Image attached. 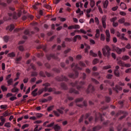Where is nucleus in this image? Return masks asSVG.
I'll list each match as a JSON object with an SVG mask.
<instances>
[{
  "mask_svg": "<svg viewBox=\"0 0 131 131\" xmlns=\"http://www.w3.org/2000/svg\"><path fill=\"white\" fill-rule=\"evenodd\" d=\"M102 51L103 55H104L105 57H107V58H109V57H110V51H111V49L109 46H105L102 49Z\"/></svg>",
  "mask_w": 131,
  "mask_h": 131,
  "instance_id": "nucleus-1",
  "label": "nucleus"
},
{
  "mask_svg": "<svg viewBox=\"0 0 131 131\" xmlns=\"http://www.w3.org/2000/svg\"><path fill=\"white\" fill-rule=\"evenodd\" d=\"M62 110H64V108L62 107V108H61V110L57 109V111H53V112L54 114L55 115V116L59 117V116H60V114H63V113H64V112Z\"/></svg>",
  "mask_w": 131,
  "mask_h": 131,
  "instance_id": "nucleus-2",
  "label": "nucleus"
},
{
  "mask_svg": "<svg viewBox=\"0 0 131 131\" xmlns=\"http://www.w3.org/2000/svg\"><path fill=\"white\" fill-rule=\"evenodd\" d=\"M43 85L45 86V89H41L38 91V94L39 95H41V94H42L43 92H47L48 91V88H47V86H50V84L49 83H46L45 84H43Z\"/></svg>",
  "mask_w": 131,
  "mask_h": 131,
  "instance_id": "nucleus-3",
  "label": "nucleus"
},
{
  "mask_svg": "<svg viewBox=\"0 0 131 131\" xmlns=\"http://www.w3.org/2000/svg\"><path fill=\"white\" fill-rule=\"evenodd\" d=\"M115 51H116V53L117 54H120L122 52H125L126 51V49L125 48H123L122 49L119 48V47H115L114 48Z\"/></svg>",
  "mask_w": 131,
  "mask_h": 131,
  "instance_id": "nucleus-4",
  "label": "nucleus"
},
{
  "mask_svg": "<svg viewBox=\"0 0 131 131\" xmlns=\"http://www.w3.org/2000/svg\"><path fill=\"white\" fill-rule=\"evenodd\" d=\"M105 34H106V40L107 42H109L110 41V39L111 38V36L110 35V32L109 31V30H106L105 31Z\"/></svg>",
  "mask_w": 131,
  "mask_h": 131,
  "instance_id": "nucleus-5",
  "label": "nucleus"
},
{
  "mask_svg": "<svg viewBox=\"0 0 131 131\" xmlns=\"http://www.w3.org/2000/svg\"><path fill=\"white\" fill-rule=\"evenodd\" d=\"M118 64L120 65V66H123V67H130L131 65L129 63H124L122 61L120 60L118 62Z\"/></svg>",
  "mask_w": 131,
  "mask_h": 131,
  "instance_id": "nucleus-6",
  "label": "nucleus"
},
{
  "mask_svg": "<svg viewBox=\"0 0 131 131\" xmlns=\"http://www.w3.org/2000/svg\"><path fill=\"white\" fill-rule=\"evenodd\" d=\"M108 6H109V1L108 0H105L102 3L103 9H108Z\"/></svg>",
  "mask_w": 131,
  "mask_h": 131,
  "instance_id": "nucleus-7",
  "label": "nucleus"
},
{
  "mask_svg": "<svg viewBox=\"0 0 131 131\" xmlns=\"http://www.w3.org/2000/svg\"><path fill=\"white\" fill-rule=\"evenodd\" d=\"M107 19V17L106 15H103L102 18V25L104 27V28H106V19Z\"/></svg>",
  "mask_w": 131,
  "mask_h": 131,
  "instance_id": "nucleus-8",
  "label": "nucleus"
},
{
  "mask_svg": "<svg viewBox=\"0 0 131 131\" xmlns=\"http://www.w3.org/2000/svg\"><path fill=\"white\" fill-rule=\"evenodd\" d=\"M53 128L55 131H62V128L61 127V126L59 125L58 124L54 125Z\"/></svg>",
  "mask_w": 131,
  "mask_h": 131,
  "instance_id": "nucleus-9",
  "label": "nucleus"
},
{
  "mask_svg": "<svg viewBox=\"0 0 131 131\" xmlns=\"http://www.w3.org/2000/svg\"><path fill=\"white\" fill-rule=\"evenodd\" d=\"M120 7L122 10H126V5H125V4L124 3H121Z\"/></svg>",
  "mask_w": 131,
  "mask_h": 131,
  "instance_id": "nucleus-10",
  "label": "nucleus"
},
{
  "mask_svg": "<svg viewBox=\"0 0 131 131\" xmlns=\"http://www.w3.org/2000/svg\"><path fill=\"white\" fill-rule=\"evenodd\" d=\"M118 22L119 24H124V23L125 22V18H121L118 20Z\"/></svg>",
  "mask_w": 131,
  "mask_h": 131,
  "instance_id": "nucleus-11",
  "label": "nucleus"
},
{
  "mask_svg": "<svg viewBox=\"0 0 131 131\" xmlns=\"http://www.w3.org/2000/svg\"><path fill=\"white\" fill-rule=\"evenodd\" d=\"M95 37L96 38H99L100 37V30L97 29L96 30Z\"/></svg>",
  "mask_w": 131,
  "mask_h": 131,
  "instance_id": "nucleus-12",
  "label": "nucleus"
},
{
  "mask_svg": "<svg viewBox=\"0 0 131 131\" xmlns=\"http://www.w3.org/2000/svg\"><path fill=\"white\" fill-rule=\"evenodd\" d=\"M7 30H9V31H12L13 29H14V25H11L6 28Z\"/></svg>",
  "mask_w": 131,
  "mask_h": 131,
  "instance_id": "nucleus-13",
  "label": "nucleus"
},
{
  "mask_svg": "<svg viewBox=\"0 0 131 131\" xmlns=\"http://www.w3.org/2000/svg\"><path fill=\"white\" fill-rule=\"evenodd\" d=\"M77 39H79V40H80L81 39V36L79 35H77L74 37V41H76Z\"/></svg>",
  "mask_w": 131,
  "mask_h": 131,
  "instance_id": "nucleus-14",
  "label": "nucleus"
},
{
  "mask_svg": "<svg viewBox=\"0 0 131 131\" xmlns=\"http://www.w3.org/2000/svg\"><path fill=\"white\" fill-rule=\"evenodd\" d=\"M15 56H16V54L14 52H11L7 55V57H9L10 58H14Z\"/></svg>",
  "mask_w": 131,
  "mask_h": 131,
  "instance_id": "nucleus-15",
  "label": "nucleus"
},
{
  "mask_svg": "<svg viewBox=\"0 0 131 131\" xmlns=\"http://www.w3.org/2000/svg\"><path fill=\"white\" fill-rule=\"evenodd\" d=\"M38 91L37 89H35L32 92V95L33 96V97H35L37 96V92Z\"/></svg>",
  "mask_w": 131,
  "mask_h": 131,
  "instance_id": "nucleus-16",
  "label": "nucleus"
},
{
  "mask_svg": "<svg viewBox=\"0 0 131 131\" xmlns=\"http://www.w3.org/2000/svg\"><path fill=\"white\" fill-rule=\"evenodd\" d=\"M125 35L123 33H122V34H121V36H120V38L121 39H123V40H128V39L125 37H124Z\"/></svg>",
  "mask_w": 131,
  "mask_h": 131,
  "instance_id": "nucleus-17",
  "label": "nucleus"
},
{
  "mask_svg": "<svg viewBox=\"0 0 131 131\" xmlns=\"http://www.w3.org/2000/svg\"><path fill=\"white\" fill-rule=\"evenodd\" d=\"M128 59H129V56L128 55H124L122 57V60L123 61H126V60H128Z\"/></svg>",
  "mask_w": 131,
  "mask_h": 131,
  "instance_id": "nucleus-18",
  "label": "nucleus"
},
{
  "mask_svg": "<svg viewBox=\"0 0 131 131\" xmlns=\"http://www.w3.org/2000/svg\"><path fill=\"white\" fill-rule=\"evenodd\" d=\"M77 32H80L81 33H83V34H86V31L84 30L83 29H81L79 30H78Z\"/></svg>",
  "mask_w": 131,
  "mask_h": 131,
  "instance_id": "nucleus-19",
  "label": "nucleus"
},
{
  "mask_svg": "<svg viewBox=\"0 0 131 131\" xmlns=\"http://www.w3.org/2000/svg\"><path fill=\"white\" fill-rule=\"evenodd\" d=\"M114 74L117 77H119V76L120 75V74H119V71H118V70H115Z\"/></svg>",
  "mask_w": 131,
  "mask_h": 131,
  "instance_id": "nucleus-20",
  "label": "nucleus"
},
{
  "mask_svg": "<svg viewBox=\"0 0 131 131\" xmlns=\"http://www.w3.org/2000/svg\"><path fill=\"white\" fill-rule=\"evenodd\" d=\"M11 92L12 93H17V92H19V89L16 87H14L11 90Z\"/></svg>",
  "mask_w": 131,
  "mask_h": 131,
  "instance_id": "nucleus-21",
  "label": "nucleus"
},
{
  "mask_svg": "<svg viewBox=\"0 0 131 131\" xmlns=\"http://www.w3.org/2000/svg\"><path fill=\"white\" fill-rule=\"evenodd\" d=\"M85 47H86V48L85 49V52L88 53L89 54V51H88V50H90L91 49V47L89 45H85Z\"/></svg>",
  "mask_w": 131,
  "mask_h": 131,
  "instance_id": "nucleus-22",
  "label": "nucleus"
},
{
  "mask_svg": "<svg viewBox=\"0 0 131 131\" xmlns=\"http://www.w3.org/2000/svg\"><path fill=\"white\" fill-rule=\"evenodd\" d=\"M90 56H93V57H97V54L94 53L92 50L90 51Z\"/></svg>",
  "mask_w": 131,
  "mask_h": 131,
  "instance_id": "nucleus-23",
  "label": "nucleus"
},
{
  "mask_svg": "<svg viewBox=\"0 0 131 131\" xmlns=\"http://www.w3.org/2000/svg\"><path fill=\"white\" fill-rule=\"evenodd\" d=\"M90 56H93V57H97V54L94 53L92 50L90 51Z\"/></svg>",
  "mask_w": 131,
  "mask_h": 131,
  "instance_id": "nucleus-24",
  "label": "nucleus"
},
{
  "mask_svg": "<svg viewBox=\"0 0 131 131\" xmlns=\"http://www.w3.org/2000/svg\"><path fill=\"white\" fill-rule=\"evenodd\" d=\"M1 89L2 90L3 92H7L8 90V89H7L5 85L1 86Z\"/></svg>",
  "mask_w": 131,
  "mask_h": 131,
  "instance_id": "nucleus-25",
  "label": "nucleus"
},
{
  "mask_svg": "<svg viewBox=\"0 0 131 131\" xmlns=\"http://www.w3.org/2000/svg\"><path fill=\"white\" fill-rule=\"evenodd\" d=\"M54 124H55L54 122H51L50 124L46 125V127H52V126H54Z\"/></svg>",
  "mask_w": 131,
  "mask_h": 131,
  "instance_id": "nucleus-26",
  "label": "nucleus"
},
{
  "mask_svg": "<svg viewBox=\"0 0 131 131\" xmlns=\"http://www.w3.org/2000/svg\"><path fill=\"white\" fill-rule=\"evenodd\" d=\"M95 1L90 2V5L91 8H93L94 7H95Z\"/></svg>",
  "mask_w": 131,
  "mask_h": 131,
  "instance_id": "nucleus-27",
  "label": "nucleus"
},
{
  "mask_svg": "<svg viewBox=\"0 0 131 131\" xmlns=\"http://www.w3.org/2000/svg\"><path fill=\"white\" fill-rule=\"evenodd\" d=\"M100 39L102 41H104V40H105V35H104L103 34H101L100 36Z\"/></svg>",
  "mask_w": 131,
  "mask_h": 131,
  "instance_id": "nucleus-28",
  "label": "nucleus"
},
{
  "mask_svg": "<svg viewBox=\"0 0 131 131\" xmlns=\"http://www.w3.org/2000/svg\"><path fill=\"white\" fill-rule=\"evenodd\" d=\"M8 85H11L13 83V79H10L7 81Z\"/></svg>",
  "mask_w": 131,
  "mask_h": 131,
  "instance_id": "nucleus-29",
  "label": "nucleus"
},
{
  "mask_svg": "<svg viewBox=\"0 0 131 131\" xmlns=\"http://www.w3.org/2000/svg\"><path fill=\"white\" fill-rule=\"evenodd\" d=\"M35 115H36L37 118H40V117H42V114L37 113V114H36Z\"/></svg>",
  "mask_w": 131,
  "mask_h": 131,
  "instance_id": "nucleus-30",
  "label": "nucleus"
},
{
  "mask_svg": "<svg viewBox=\"0 0 131 131\" xmlns=\"http://www.w3.org/2000/svg\"><path fill=\"white\" fill-rule=\"evenodd\" d=\"M0 120H1V122H2L3 123H5V122H6V119H5L3 116L0 117Z\"/></svg>",
  "mask_w": 131,
  "mask_h": 131,
  "instance_id": "nucleus-31",
  "label": "nucleus"
},
{
  "mask_svg": "<svg viewBox=\"0 0 131 131\" xmlns=\"http://www.w3.org/2000/svg\"><path fill=\"white\" fill-rule=\"evenodd\" d=\"M4 126H5V127H11V123H9V122H7V123H6L4 125Z\"/></svg>",
  "mask_w": 131,
  "mask_h": 131,
  "instance_id": "nucleus-32",
  "label": "nucleus"
},
{
  "mask_svg": "<svg viewBox=\"0 0 131 131\" xmlns=\"http://www.w3.org/2000/svg\"><path fill=\"white\" fill-rule=\"evenodd\" d=\"M28 126H29V124H26L22 126L21 128L22 129H25V128H26V127H28Z\"/></svg>",
  "mask_w": 131,
  "mask_h": 131,
  "instance_id": "nucleus-33",
  "label": "nucleus"
},
{
  "mask_svg": "<svg viewBox=\"0 0 131 131\" xmlns=\"http://www.w3.org/2000/svg\"><path fill=\"white\" fill-rule=\"evenodd\" d=\"M4 39L5 42H8V41H9V37L8 36H6L4 37Z\"/></svg>",
  "mask_w": 131,
  "mask_h": 131,
  "instance_id": "nucleus-34",
  "label": "nucleus"
},
{
  "mask_svg": "<svg viewBox=\"0 0 131 131\" xmlns=\"http://www.w3.org/2000/svg\"><path fill=\"white\" fill-rule=\"evenodd\" d=\"M7 107H8V105H7L6 104L2 105L0 106L1 109H6Z\"/></svg>",
  "mask_w": 131,
  "mask_h": 131,
  "instance_id": "nucleus-35",
  "label": "nucleus"
},
{
  "mask_svg": "<svg viewBox=\"0 0 131 131\" xmlns=\"http://www.w3.org/2000/svg\"><path fill=\"white\" fill-rule=\"evenodd\" d=\"M111 68V66H105L103 68V69L107 70V69H110Z\"/></svg>",
  "mask_w": 131,
  "mask_h": 131,
  "instance_id": "nucleus-36",
  "label": "nucleus"
},
{
  "mask_svg": "<svg viewBox=\"0 0 131 131\" xmlns=\"http://www.w3.org/2000/svg\"><path fill=\"white\" fill-rule=\"evenodd\" d=\"M98 9V11L100 14H103V10L102 9V8H101V6H99L97 7Z\"/></svg>",
  "mask_w": 131,
  "mask_h": 131,
  "instance_id": "nucleus-37",
  "label": "nucleus"
},
{
  "mask_svg": "<svg viewBox=\"0 0 131 131\" xmlns=\"http://www.w3.org/2000/svg\"><path fill=\"white\" fill-rule=\"evenodd\" d=\"M125 49H127L128 50H130V49H131L130 44L127 43V45L125 46Z\"/></svg>",
  "mask_w": 131,
  "mask_h": 131,
  "instance_id": "nucleus-38",
  "label": "nucleus"
},
{
  "mask_svg": "<svg viewBox=\"0 0 131 131\" xmlns=\"http://www.w3.org/2000/svg\"><path fill=\"white\" fill-rule=\"evenodd\" d=\"M41 122H42V121L41 120H37L35 121L34 123H35V124H39L40 123H41Z\"/></svg>",
  "mask_w": 131,
  "mask_h": 131,
  "instance_id": "nucleus-39",
  "label": "nucleus"
},
{
  "mask_svg": "<svg viewBox=\"0 0 131 131\" xmlns=\"http://www.w3.org/2000/svg\"><path fill=\"white\" fill-rule=\"evenodd\" d=\"M116 20H117V17H115L111 19L110 21H111V22H113V23H114V22H115V21H116Z\"/></svg>",
  "mask_w": 131,
  "mask_h": 131,
  "instance_id": "nucleus-40",
  "label": "nucleus"
},
{
  "mask_svg": "<svg viewBox=\"0 0 131 131\" xmlns=\"http://www.w3.org/2000/svg\"><path fill=\"white\" fill-rule=\"evenodd\" d=\"M11 114L9 113L8 112H5V113H4L3 114V116L5 117H7V116H9V115H10Z\"/></svg>",
  "mask_w": 131,
  "mask_h": 131,
  "instance_id": "nucleus-41",
  "label": "nucleus"
},
{
  "mask_svg": "<svg viewBox=\"0 0 131 131\" xmlns=\"http://www.w3.org/2000/svg\"><path fill=\"white\" fill-rule=\"evenodd\" d=\"M80 26L78 25H76L74 26V29H79Z\"/></svg>",
  "mask_w": 131,
  "mask_h": 131,
  "instance_id": "nucleus-42",
  "label": "nucleus"
},
{
  "mask_svg": "<svg viewBox=\"0 0 131 131\" xmlns=\"http://www.w3.org/2000/svg\"><path fill=\"white\" fill-rule=\"evenodd\" d=\"M113 26L114 27H117V26H118V23L117 22L113 23Z\"/></svg>",
  "mask_w": 131,
  "mask_h": 131,
  "instance_id": "nucleus-43",
  "label": "nucleus"
},
{
  "mask_svg": "<svg viewBox=\"0 0 131 131\" xmlns=\"http://www.w3.org/2000/svg\"><path fill=\"white\" fill-rule=\"evenodd\" d=\"M17 97L16 96H12L10 98V101H14V100H16Z\"/></svg>",
  "mask_w": 131,
  "mask_h": 131,
  "instance_id": "nucleus-44",
  "label": "nucleus"
},
{
  "mask_svg": "<svg viewBox=\"0 0 131 131\" xmlns=\"http://www.w3.org/2000/svg\"><path fill=\"white\" fill-rule=\"evenodd\" d=\"M54 109V106H51L47 108L48 111H52Z\"/></svg>",
  "mask_w": 131,
  "mask_h": 131,
  "instance_id": "nucleus-45",
  "label": "nucleus"
},
{
  "mask_svg": "<svg viewBox=\"0 0 131 131\" xmlns=\"http://www.w3.org/2000/svg\"><path fill=\"white\" fill-rule=\"evenodd\" d=\"M29 119H30L31 120H36L37 118H36V117L33 116V117H30L29 118Z\"/></svg>",
  "mask_w": 131,
  "mask_h": 131,
  "instance_id": "nucleus-46",
  "label": "nucleus"
},
{
  "mask_svg": "<svg viewBox=\"0 0 131 131\" xmlns=\"http://www.w3.org/2000/svg\"><path fill=\"white\" fill-rule=\"evenodd\" d=\"M126 73H131V68L127 69L125 71Z\"/></svg>",
  "mask_w": 131,
  "mask_h": 131,
  "instance_id": "nucleus-47",
  "label": "nucleus"
},
{
  "mask_svg": "<svg viewBox=\"0 0 131 131\" xmlns=\"http://www.w3.org/2000/svg\"><path fill=\"white\" fill-rule=\"evenodd\" d=\"M120 15H121V16H125L126 15V13L123 11H121L120 12Z\"/></svg>",
  "mask_w": 131,
  "mask_h": 131,
  "instance_id": "nucleus-48",
  "label": "nucleus"
},
{
  "mask_svg": "<svg viewBox=\"0 0 131 131\" xmlns=\"http://www.w3.org/2000/svg\"><path fill=\"white\" fill-rule=\"evenodd\" d=\"M18 50L20 51V52H23L24 51V48L22 46H19L18 47Z\"/></svg>",
  "mask_w": 131,
  "mask_h": 131,
  "instance_id": "nucleus-49",
  "label": "nucleus"
},
{
  "mask_svg": "<svg viewBox=\"0 0 131 131\" xmlns=\"http://www.w3.org/2000/svg\"><path fill=\"white\" fill-rule=\"evenodd\" d=\"M2 70H5V69H6V64H5V63H2Z\"/></svg>",
  "mask_w": 131,
  "mask_h": 131,
  "instance_id": "nucleus-50",
  "label": "nucleus"
},
{
  "mask_svg": "<svg viewBox=\"0 0 131 131\" xmlns=\"http://www.w3.org/2000/svg\"><path fill=\"white\" fill-rule=\"evenodd\" d=\"M101 3H102V1H101V0L98 1L96 3V7H100V6H99V5H100V4H101Z\"/></svg>",
  "mask_w": 131,
  "mask_h": 131,
  "instance_id": "nucleus-51",
  "label": "nucleus"
},
{
  "mask_svg": "<svg viewBox=\"0 0 131 131\" xmlns=\"http://www.w3.org/2000/svg\"><path fill=\"white\" fill-rule=\"evenodd\" d=\"M99 62V60L98 59H95L93 61V64H97V63H98Z\"/></svg>",
  "mask_w": 131,
  "mask_h": 131,
  "instance_id": "nucleus-52",
  "label": "nucleus"
},
{
  "mask_svg": "<svg viewBox=\"0 0 131 131\" xmlns=\"http://www.w3.org/2000/svg\"><path fill=\"white\" fill-rule=\"evenodd\" d=\"M95 20L96 24L98 25L100 23V21H99V18H98V17H95Z\"/></svg>",
  "mask_w": 131,
  "mask_h": 131,
  "instance_id": "nucleus-53",
  "label": "nucleus"
},
{
  "mask_svg": "<svg viewBox=\"0 0 131 131\" xmlns=\"http://www.w3.org/2000/svg\"><path fill=\"white\" fill-rule=\"evenodd\" d=\"M118 9V6L114 7L112 8V11H115Z\"/></svg>",
  "mask_w": 131,
  "mask_h": 131,
  "instance_id": "nucleus-54",
  "label": "nucleus"
},
{
  "mask_svg": "<svg viewBox=\"0 0 131 131\" xmlns=\"http://www.w3.org/2000/svg\"><path fill=\"white\" fill-rule=\"evenodd\" d=\"M116 89L119 91H121V90H122V88L120 87L119 85L116 86Z\"/></svg>",
  "mask_w": 131,
  "mask_h": 131,
  "instance_id": "nucleus-55",
  "label": "nucleus"
},
{
  "mask_svg": "<svg viewBox=\"0 0 131 131\" xmlns=\"http://www.w3.org/2000/svg\"><path fill=\"white\" fill-rule=\"evenodd\" d=\"M124 26H130V24L129 23H128V22H125L124 23Z\"/></svg>",
  "mask_w": 131,
  "mask_h": 131,
  "instance_id": "nucleus-56",
  "label": "nucleus"
},
{
  "mask_svg": "<svg viewBox=\"0 0 131 131\" xmlns=\"http://www.w3.org/2000/svg\"><path fill=\"white\" fill-rule=\"evenodd\" d=\"M88 5H89V2H85L84 5V7L85 8V9H86V8H88Z\"/></svg>",
  "mask_w": 131,
  "mask_h": 131,
  "instance_id": "nucleus-57",
  "label": "nucleus"
},
{
  "mask_svg": "<svg viewBox=\"0 0 131 131\" xmlns=\"http://www.w3.org/2000/svg\"><path fill=\"white\" fill-rule=\"evenodd\" d=\"M98 56L99 57V58H102V53H101V51H98Z\"/></svg>",
  "mask_w": 131,
  "mask_h": 131,
  "instance_id": "nucleus-58",
  "label": "nucleus"
},
{
  "mask_svg": "<svg viewBox=\"0 0 131 131\" xmlns=\"http://www.w3.org/2000/svg\"><path fill=\"white\" fill-rule=\"evenodd\" d=\"M38 125H36L34 131H38Z\"/></svg>",
  "mask_w": 131,
  "mask_h": 131,
  "instance_id": "nucleus-59",
  "label": "nucleus"
},
{
  "mask_svg": "<svg viewBox=\"0 0 131 131\" xmlns=\"http://www.w3.org/2000/svg\"><path fill=\"white\" fill-rule=\"evenodd\" d=\"M90 43L91 45H95V43H96V42H95V40H94L93 39H91Z\"/></svg>",
  "mask_w": 131,
  "mask_h": 131,
  "instance_id": "nucleus-60",
  "label": "nucleus"
},
{
  "mask_svg": "<svg viewBox=\"0 0 131 131\" xmlns=\"http://www.w3.org/2000/svg\"><path fill=\"white\" fill-rule=\"evenodd\" d=\"M112 75L111 74H108L107 76H106V78H107L108 79H110L111 78H112Z\"/></svg>",
  "mask_w": 131,
  "mask_h": 131,
  "instance_id": "nucleus-61",
  "label": "nucleus"
},
{
  "mask_svg": "<svg viewBox=\"0 0 131 131\" xmlns=\"http://www.w3.org/2000/svg\"><path fill=\"white\" fill-rule=\"evenodd\" d=\"M41 101L42 102V103H47V102H48V99H41Z\"/></svg>",
  "mask_w": 131,
  "mask_h": 131,
  "instance_id": "nucleus-62",
  "label": "nucleus"
},
{
  "mask_svg": "<svg viewBox=\"0 0 131 131\" xmlns=\"http://www.w3.org/2000/svg\"><path fill=\"white\" fill-rule=\"evenodd\" d=\"M111 33L114 34V33H115V30H114V29H113V28L111 29Z\"/></svg>",
  "mask_w": 131,
  "mask_h": 131,
  "instance_id": "nucleus-63",
  "label": "nucleus"
},
{
  "mask_svg": "<svg viewBox=\"0 0 131 131\" xmlns=\"http://www.w3.org/2000/svg\"><path fill=\"white\" fill-rule=\"evenodd\" d=\"M32 76H36L37 75V72H33L32 73Z\"/></svg>",
  "mask_w": 131,
  "mask_h": 131,
  "instance_id": "nucleus-64",
  "label": "nucleus"
}]
</instances>
